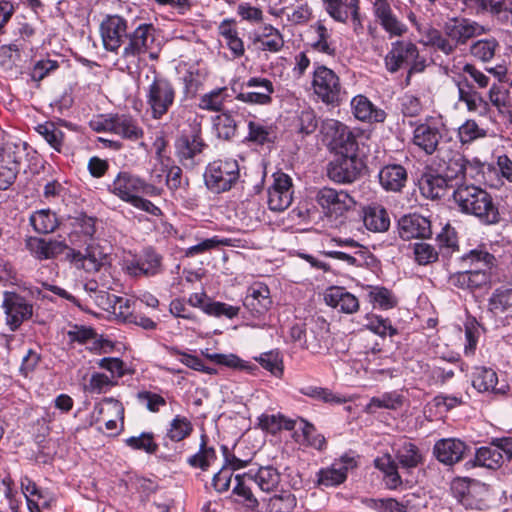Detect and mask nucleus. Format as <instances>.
<instances>
[{
	"label": "nucleus",
	"instance_id": "obj_4",
	"mask_svg": "<svg viewBox=\"0 0 512 512\" xmlns=\"http://www.w3.org/2000/svg\"><path fill=\"white\" fill-rule=\"evenodd\" d=\"M311 86L314 95L326 105L338 106L345 96L339 76L324 65L314 68Z\"/></svg>",
	"mask_w": 512,
	"mask_h": 512
},
{
	"label": "nucleus",
	"instance_id": "obj_11",
	"mask_svg": "<svg viewBox=\"0 0 512 512\" xmlns=\"http://www.w3.org/2000/svg\"><path fill=\"white\" fill-rule=\"evenodd\" d=\"M85 246L84 252L74 248L69 249L66 257L76 268L83 269L87 273H96L105 265L107 254L98 244L89 243Z\"/></svg>",
	"mask_w": 512,
	"mask_h": 512
},
{
	"label": "nucleus",
	"instance_id": "obj_26",
	"mask_svg": "<svg viewBox=\"0 0 512 512\" xmlns=\"http://www.w3.org/2000/svg\"><path fill=\"white\" fill-rule=\"evenodd\" d=\"M438 157L442 162L439 171L449 182L465 176L468 161L461 153L441 150Z\"/></svg>",
	"mask_w": 512,
	"mask_h": 512
},
{
	"label": "nucleus",
	"instance_id": "obj_29",
	"mask_svg": "<svg viewBox=\"0 0 512 512\" xmlns=\"http://www.w3.org/2000/svg\"><path fill=\"white\" fill-rule=\"evenodd\" d=\"M352 113L363 122H383L386 118L384 110L374 106V104L364 95H357L351 100Z\"/></svg>",
	"mask_w": 512,
	"mask_h": 512
},
{
	"label": "nucleus",
	"instance_id": "obj_51",
	"mask_svg": "<svg viewBox=\"0 0 512 512\" xmlns=\"http://www.w3.org/2000/svg\"><path fill=\"white\" fill-rule=\"evenodd\" d=\"M475 463L488 469H497L503 463V454L497 449L494 441L489 447H480L475 454Z\"/></svg>",
	"mask_w": 512,
	"mask_h": 512
},
{
	"label": "nucleus",
	"instance_id": "obj_55",
	"mask_svg": "<svg viewBox=\"0 0 512 512\" xmlns=\"http://www.w3.org/2000/svg\"><path fill=\"white\" fill-rule=\"evenodd\" d=\"M487 130L481 126L474 119H467L458 128L457 136L462 145L471 144L472 142L486 137Z\"/></svg>",
	"mask_w": 512,
	"mask_h": 512
},
{
	"label": "nucleus",
	"instance_id": "obj_9",
	"mask_svg": "<svg viewBox=\"0 0 512 512\" xmlns=\"http://www.w3.org/2000/svg\"><path fill=\"white\" fill-rule=\"evenodd\" d=\"M128 43L124 47L122 56L125 59H135L145 53L154 57L152 52L155 43V28L150 23H142L128 34Z\"/></svg>",
	"mask_w": 512,
	"mask_h": 512
},
{
	"label": "nucleus",
	"instance_id": "obj_47",
	"mask_svg": "<svg viewBox=\"0 0 512 512\" xmlns=\"http://www.w3.org/2000/svg\"><path fill=\"white\" fill-rule=\"evenodd\" d=\"M403 404V397L399 393L386 392L380 396L372 397L365 407V412L373 414L378 409L396 410Z\"/></svg>",
	"mask_w": 512,
	"mask_h": 512
},
{
	"label": "nucleus",
	"instance_id": "obj_32",
	"mask_svg": "<svg viewBox=\"0 0 512 512\" xmlns=\"http://www.w3.org/2000/svg\"><path fill=\"white\" fill-rule=\"evenodd\" d=\"M295 429V440L301 445L317 450H323L326 447L325 437L317 433L315 427L306 420L299 419Z\"/></svg>",
	"mask_w": 512,
	"mask_h": 512
},
{
	"label": "nucleus",
	"instance_id": "obj_48",
	"mask_svg": "<svg viewBox=\"0 0 512 512\" xmlns=\"http://www.w3.org/2000/svg\"><path fill=\"white\" fill-rule=\"evenodd\" d=\"M205 144L199 134L195 133L191 137H183L178 143V155L180 160L186 164V161H191L194 157L200 154Z\"/></svg>",
	"mask_w": 512,
	"mask_h": 512
},
{
	"label": "nucleus",
	"instance_id": "obj_37",
	"mask_svg": "<svg viewBox=\"0 0 512 512\" xmlns=\"http://www.w3.org/2000/svg\"><path fill=\"white\" fill-rule=\"evenodd\" d=\"M242 108L235 106L227 111H222L213 118V125L219 138L228 140L232 138L237 129V121L233 114L244 116Z\"/></svg>",
	"mask_w": 512,
	"mask_h": 512
},
{
	"label": "nucleus",
	"instance_id": "obj_16",
	"mask_svg": "<svg viewBox=\"0 0 512 512\" xmlns=\"http://www.w3.org/2000/svg\"><path fill=\"white\" fill-rule=\"evenodd\" d=\"M103 46L107 51L117 52L128 38L127 21L119 15H107L100 24Z\"/></svg>",
	"mask_w": 512,
	"mask_h": 512
},
{
	"label": "nucleus",
	"instance_id": "obj_40",
	"mask_svg": "<svg viewBox=\"0 0 512 512\" xmlns=\"http://www.w3.org/2000/svg\"><path fill=\"white\" fill-rule=\"evenodd\" d=\"M113 133L129 140H138L143 136L137 120L125 114L113 116Z\"/></svg>",
	"mask_w": 512,
	"mask_h": 512
},
{
	"label": "nucleus",
	"instance_id": "obj_63",
	"mask_svg": "<svg viewBox=\"0 0 512 512\" xmlns=\"http://www.w3.org/2000/svg\"><path fill=\"white\" fill-rule=\"evenodd\" d=\"M255 360L273 375H281L283 372L282 358L278 351L271 350L255 357Z\"/></svg>",
	"mask_w": 512,
	"mask_h": 512
},
{
	"label": "nucleus",
	"instance_id": "obj_2",
	"mask_svg": "<svg viewBox=\"0 0 512 512\" xmlns=\"http://www.w3.org/2000/svg\"><path fill=\"white\" fill-rule=\"evenodd\" d=\"M110 191L121 200L153 216L161 213L160 208L142 196H159L161 190L129 172H120L110 186Z\"/></svg>",
	"mask_w": 512,
	"mask_h": 512
},
{
	"label": "nucleus",
	"instance_id": "obj_46",
	"mask_svg": "<svg viewBox=\"0 0 512 512\" xmlns=\"http://www.w3.org/2000/svg\"><path fill=\"white\" fill-rule=\"evenodd\" d=\"M46 142L57 152H61L65 142V133L61 130L58 124L47 121L35 127Z\"/></svg>",
	"mask_w": 512,
	"mask_h": 512
},
{
	"label": "nucleus",
	"instance_id": "obj_52",
	"mask_svg": "<svg viewBox=\"0 0 512 512\" xmlns=\"http://www.w3.org/2000/svg\"><path fill=\"white\" fill-rule=\"evenodd\" d=\"M488 105L491 104L496 108L499 114L509 112L511 107L510 91L500 84L494 83L488 91Z\"/></svg>",
	"mask_w": 512,
	"mask_h": 512
},
{
	"label": "nucleus",
	"instance_id": "obj_6",
	"mask_svg": "<svg viewBox=\"0 0 512 512\" xmlns=\"http://www.w3.org/2000/svg\"><path fill=\"white\" fill-rule=\"evenodd\" d=\"M323 143L336 154L355 153L358 144L348 126L335 119H326L320 127Z\"/></svg>",
	"mask_w": 512,
	"mask_h": 512
},
{
	"label": "nucleus",
	"instance_id": "obj_44",
	"mask_svg": "<svg viewBox=\"0 0 512 512\" xmlns=\"http://www.w3.org/2000/svg\"><path fill=\"white\" fill-rule=\"evenodd\" d=\"M499 49V42L494 38H485L474 41L469 47L470 55L482 63L493 60Z\"/></svg>",
	"mask_w": 512,
	"mask_h": 512
},
{
	"label": "nucleus",
	"instance_id": "obj_34",
	"mask_svg": "<svg viewBox=\"0 0 512 512\" xmlns=\"http://www.w3.org/2000/svg\"><path fill=\"white\" fill-rule=\"evenodd\" d=\"M395 458L402 469L412 470L424 463V454L410 441L403 442L395 451Z\"/></svg>",
	"mask_w": 512,
	"mask_h": 512
},
{
	"label": "nucleus",
	"instance_id": "obj_21",
	"mask_svg": "<svg viewBox=\"0 0 512 512\" xmlns=\"http://www.w3.org/2000/svg\"><path fill=\"white\" fill-rule=\"evenodd\" d=\"M398 233L403 240L429 238L432 235L431 221L416 213L404 215L398 221Z\"/></svg>",
	"mask_w": 512,
	"mask_h": 512
},
{
	"label": "nucleus",
	"instance_id": "obj_30",
	"mask_svg": "<svg viewBox=\"0 0 512 512\" xmlns=\"http://www.w3.org/2000/svg\"><path fill=\"white\" fill-rule=\"evenodd\" d=\"M374 16L390 37H400L407 32V26L398 19L391 4H380L373 9Z\"/></svg>",
	"mask_w": 512,
	"mask_h": 512
},
{
	"label": "nucleus",
	"instance_id": "obj_27",
	"mask_svg": "<svg viewBox=\"0 0 512 512\" xmlns=\"http://www.w3.org/2000/svg\"><path fill=\"white\" fill-rule=\"evenodd\" d=\"M325 303L339 311L352 314L358 311V298L342 287H331L324 295Z\"/></svg>",
	"mask_w": 512,
	"mask_h": 512
},
{
	"label": "nucleus",
	"instance_id": "obj_39",
	"mask_svg": "<svg viewBox=\"0 0 512 512\" xmlns=\"http://www.w3.org/2000/svg\"><path fill=\"white\" fill-rule=\"evenodd\" d=\"M488 306L494 315L506 313L512 316V284L495 289L489 298Z\"/></svg>",
	"mask_w": 512,
	"mask_h": 512
},
{
	"label": "nucleus",
	"instance_id": "obj_41",
	"mask_svg": "<svg viewBox=\"0 0 512 512\" xmlns=\"http://www.w3.org/2000/svg\"><path fill=\"white\" fill-rule=\"evenodd\" d=\"M219 34L225 40L227 47L230 49L235 57H240L244 54L245 48L242 39L238 35L237 28L235 27L234 20L225 19L219 25Z\"/></svg>",
	"mask_w": 512,
	"mask_h": 512
},
{
	"label": "nucleus",
	"instance_id": "obj_14",
	"mask_svg": "<svg viewBox=\"0 0 512 512\" xmlns=\"http://www.w3.org/2000/svg\"><path fill=\"white\" fill-rule=\"evenodd\" d=\"M316 200L326 214L335 217L342 216L355 205L354 199L346 191L330 187L320 189Z\"/></svg>",
	"mask_w": 512,
	"mask_h": 512
},
{
	"label": "nucleus",
	"instance_id": "obj_50",
	"mask_svg": "<svg viewBox=\"0 0 512 512\" xmlns=\"http://www.w3.org/2000/svg\"><path fill=\"white\" fill-rule=\"evenodd\" d=\"M326 11L335 20L346 23L353 7H359V0H325Z\"/></svg>",
	"mask_w": 512,
	"mask_h": 512
},
{
	"label": "nucleus",
	"instance_id": "obj_60",
	"mask_svg": "<svg viewBox=\"0 0 512 512\" xmlns=\"http://www.w3.org/2000/svg\"><path fill=\"white\" fill-rule=\"evenodd\" d=\"M459 101L465 103L469 112H477L479 108H483L484 111L480 114L484 115L488 111V102L478 92L459 88Z\"/></svg>",
	"mask_w": 512,
	"mask_h": 512
},
{
	"label": "nucleus",
	"instance_id": "obj_15",
	"mask_svg": "<svg viewBox=\"0 0 512 512\" xmlns=\"http://www.w3.org/2000/svg\"><path fill=\"white\" fill-rule=\"evenodd\" d=\"M293 199L292 179L284 172L273 174V183L268 189V206L270 210L280 212L287 209Z\"/></svg>",
	"mask_w": 512,
	"mask_h": 512
},
{
	"label": "nucleus",
	"instance_id": "obj_64",
	"mask_svg": "<svg viewBox=\"0 0 512 512\" xmlns=\"http://www.w3.org/2000/svg\"><path fill=\"white\" fill-rule=\"evenodd\" d=\"M365 503L377 512H407V507L393 498L367 499Z\"/></svg>",
	"mask_w": 512,
	"mask_h": 512
},
{
	"label": "nucleus",
	"instance_id": "obj_25",
	"mask_svg": "<svg viewBox=\"0 0 512 512\" xmlns=\"http://www.w3.org/2000/svg\"><path fill=\"white\" fill-rule=\"evenodd\" d=\"M271 304L269 288L263 283H254L251 285L243 301L244 307L254 316L264 314L270 308Z\"/></svg>",
	"mask_w": 512,
	"mask_h": 512
},
{
	"label": "nucleus",
	"instance_id": "obj_58",
	"mask_svg": "<svg viewBox=\"0 0 512 512\" xmlns=\"http://www.w3.org/2000/svg\"><path fill=\"white\" fill-rule=\"evenodd\" d=\"M300 393L329 404H343L347 402L345 397L336 395L330 389L323 387L305 386L300 389Z\"/></svg>",
	"mask_w": 512,
	"mask_h": 512
},
{
	"label": "nucleus",
	"instance_id": "obj_33",
	"mask_svg": "<svg viewBox=\"0 0 512 512\" xmlns=\"http://www.w3.org/2000/svg\"><path fill=\"white\" fill-rule=\"evenodd\" d=\"M112 417L119 419L123 425L124 407L119 400L112 397H106L99 403L95 404L91 414L93 422L99 423L102 422V420H107Z\"/></svg>",
	"mask_w": 512,
	"mask_h": 512
},
{
	"label": "nucleus",
	"instance_id": "obj_17",
	"mask_svg": "<svg viewBox=\"0 0 512 512\" xmlns=\"http://www.w3.org/2000/svg\"><path fill=\"white\" fill-rule=\"evenodd\" d=\"M244 86L250 91H242L236 99L248 104L269 105L272 103V95L275 92L272 81L262 77H251Z\"/></svg>",
	"mask_w": 512,
	"mask_h": 512
},
{
	"label": "nucleus",
	"instance_id": "obj_18",
	"mask_svg": "<svg viewBox=\"0 0 512 512\" xmlns=\"http://www.w3.org/2000/svg\"><path fill=\"white\" fill-rule=\"evenodd\" d=\"M418 57V48L411 41H396L384 58L385 68L390 73H396L404 65H408Z\"/></svg>",
	"mask_w": 512,
	"mask_h": 512
},
{
	"label": "nucleus",
	"instance_id": "obj_38",
	"mask_svg": "<svg viewBox=\"0 0 512 512\" xmlns=\"http://www.w3.org/2000/svg\"><path fill=\"white\" fill-rule=\"evenodd\" d=\"M363 223L372 232H385L390 226V218L382 206L369 205L363 209Z\"/></svg>",
	"mask_w": 512,
	"mask_h": 512
},
{
	"label": "nucleus",
	"instance_id": "obj_24",
	"mask_svg": "<svg viewBox=\"0 0 512 512\" xmlns=\"http://www.w3.org/2000/svg\"><path fill=\"white\" fill-rule=\"evenodd\" d=\"M26 249L37 259L46 260L57 257L65 251L69 253V247L64 241L45 240L38 237H29L25 243Z\"/></svg>",
	"mask_w": 512,
	"mask_h": 512
},
{
	"label": "nucleus",
	"instance_id": "obj_36",
	"mask_svg": "<svg viewBox=\"0 0 512 512\" xmlns=\"http://www.w3.org/2000/svg\"><path fill=\"white\" fill-rule=\"evenodd\" d=\"M448 183L441 173H425L419 180V189L425 198L439 199L445 194Z\"/></svg>",
	"mask_w": 512,
	"mask_h": 512
},
{
	"label": "nucleus",
	"instance_id": "obj_49",
	"mask_svg": "<svg viewBox=\"0 0 512 512\" xmlns=\"http://www.w3.org/2000/svg\"><path fill=\"white\" fill-rule=\"evenodd\" d=\"M217 459L216 451L213 447H208L206 436H201L199 451L190 456L187 460L188 464L194 468H200L206 471Z\"/></svg>",
	"mask_w": 512,
	"mask_h": 512
},
{
	"label": "nucleus",
	"instance_id": "obj_43",
	"mask_svg": "<svg viewBox=\"0 0 512 512\" xmlns=\"http://www.w3.org/2000/svg\"><path fill=\"white\" fill-rule=\"evenodd\" d=\"M107 309L116 316V318L123 323L134 321L133 319V305L135 302L126 297L116 295H106Z\"/></svg>",
	"mask_w": 512,
	"mask_h": 512
},
{
	"label": "nucleus",
	"instance_id": "obj_28",
	"mask_svg": "<svg viewBox=\"0 0 512 512\" xmlns=\"http://www.w3.org/2000/svg\"><path fill=\"white\" fill-rule=\"evenodd\" d=\"M72 230L69 233V240L72 245L81 247L93 243V236L96 232V219L87 215L77 217L71 223Z\"/></svg>",
	"mask_w": 512,
	"mask_h": 512
},
{
	"label": "nucleus",
	"instance_id": "obj_22",
	"mask_svg": "<svg viewBox=\"0 0 512 512\" xmlns=\"http://www.w3.org/2000/svg\"><path fill=\"white\" fill-rule=\"evenodd\" d=\"M3 307L6 313V322L12 331L28 320L33 313V307L23 297L10 294L6 295L3 301Z\"/></svg>",
	"mask_w": 512,
	"mask_h": 512
},
{
	"label": "nucleus",
	"instance_id": "obj_20",
	"mask_svg": "<svg viewBox=\"0 0 512 512\" xmlns=\"http://www.w3.org/2000/svg\"><path fill=\"white\" fill-rule=\"evenodd\" d=\"M467 449L465 442L460 439L443 438L434 444L433 455L440 463L453 466L463 460Z\"/></svg>",
	"mask_w": 512,
	"mask_h": 512
},
{
	"label": "nucleus",
	"instance_id": "obj_59",
	"mask_svg": "<svg viewBox=\"0 0 512 512\" xmlns=\"http://www.w3.org/2000/svg\"><path fill=\"white\" fill-rule=\"evenodd\" d=\"M368 297L374 306L387 310L394 307L397 303L396 298L390 290L381 286L369 287Z\"/></svg>",
	"mask_w": 512,
	"mask_h": 512
},
{
	"label": "nucleus",
	"instance_id": "obj_35",
	"mask_svg": "<svg viewBox=\"0 0 512 512\" xmlns=\"http://www.w3.org/2000/svg\"><path fill=\"white\" fill-rule=\"evenodd\" d=\"M379 181L385 190L400 191L407 181V171L398 164L387 165L380 170Z\"/></svg>",
	"mask_w": 512,
	"mask_h": 512
},
{
	"label": "nucleus",
	"instance_id": "obj_13",
	"mask_svg": "<svg viewBox=\"0 0 512 512\" xmlns=\"http://www.w3.org/2000/svg\"><path fill=\"white\" fill-rule=\"evenodd\" d=\"M360 165L356 152L336 154L328 165V176L337 183H352L360 173Z\"/></svg>",
	"mask_w": 512,
	"mask_h": 512
},
{
	"label": "nucleus",
	"instance_id": "obj_53",
	"mask_svg": "<svg viewBox=\"0 0 512 512\" xmlns=\"http://www.w3.org/2000/svg\"><path fill=\"white\" fill-rule=\"evenodd\" d=\"M30 224L36 232L47 234L56 229L58 222L56 215L53 212L49 209H43L34 212L30 216Z\"/></svg>",
	"mask_w": 512,
	"mask_h": 512
},
{
	"label": "nucleus",
	"instance_id": "obj_8",
	"mask_svg": "<svg viewBox=\"0 0 512 512\" xmlns=\"http://www.w3.org/2000/svg\"><path fill=\"white\" fill-rule=\"evenodd\" d=\"M24 146L7 142L0 149V190H7L15 182L24 156Z\"/></svg>",
	"mask_w": 512,
	"mask_h": 512
},
{
	"label": "nucleus",
	"instance_id": "obj_1",
	"mask_svg": "<svg viewBox=\"0 0 512 512\" xmlns=\"http://www.w3.org/2000/svg\"><path fill=\"white\" fill-rule=\"evenodd\" d=\"M453 203L462 214L475 217L481 224L495 225L501 220L498 204L485 189L474 184H461L453 191Z\"/></svg>",
	"mask_w": 512,
	"mask_h": 512
},
{
	"label": "nucleus",
	"instance_id": "obj_23",
	"mask_svg": "<svg viewBox=\"0 0 512 512\" xmlns=\"http://www.w3.org/2000/svg\"><path fill=\"white\" fill-rule=\"evenodd\" d=\"M473 387L481 393H493L504 395L509 386L504 381H499L497 373L492 368L476 367L472 377Z\"/></svg>",
	"mask_w": 512,
	"mask_h": 512
},
{
	"label": "nucleus",
	"instance_id": "obj_10",
	"mask_svg": "<svg viewBox=\"0 0 512 512\" xmlns=\"http://www.w3.org/2000/svg\"><path fill=\"white\" fill-rule=\"evenodd\" d=\"M441 138L440 127L432 117L417 123L412 133L413 145L426 155L441 153L442 149L439 148Z\"/></svg>",
	"mask_w": 512,
	"mask_h": 512
},
{
	"label": "nucleus",
	"instance_id": "obj_19",
	"mask_svg": "<svg viewBox=\"0 0 512 512\" xmlns=\"http://www.w3.org/2000/svg\"><path fill=\"white\" fill-rule=\"evenodd\" d=\"M356 465L354 457L344 455L335 460L331 466L320 469L317 473V482L326 487L340 485L346 480L348 471L355 468Z\"/></svg>",
	"mask_w": 512,
	"mask_h": 512
},
{
	"label": "nucleus",
	"instance_id": "obj_57",
	"mask_svg": "<svg viewBox=\"0 0 512 512\" xmlns=\"http://www.w3.org/2000/svg\"><path fill=\"white\" fill-rule=\"evenodd\" d=\"M297 500L290 491H282L268 499L267 512H292L296 507Z\"/></svg>",
	"mask_w": 512,
	"mask_h": 512
},
{
	"label": "nucleus",
	"instance_id": "obj_45",
	"mask_svg": "<svg viewBox=\"0 0 512 512\" xmlns=\"http://www.w3.org/2000/svg\"><path fill=\"white\" fill-rule=\"evenodd\" d=\"M375 467L384 473L386 484L390 489H396L402 484L397 470V463L390 454H384L374 460Z\"/></svg>",
	"mask_w": 512,
	"mask_h": 512
},
{
	"label": "nucleus",
	"instance_id": "obj_3",
	"mask_svg": "<svg viewBox=\"0 0 512 512\" xmlns=\"http://www.w3.org/2000/svg\"><path fill=\"white\" fill-rule=\"evenodd\" d=\"M464 260L479 266L475 269L452 274L449 277L450 285L473 291L489 283L490 274L488 269L493 264V255L483 250H472Z\"/></svg>",
	"mask_w": 512,
	"mask_h": 512
},
{
	"label": "nucleus",
	"instance_id": "obj_56",
	"mask_svg": "<svg viewBox=\"0 0 512 512\" xmlns=\"http://www.w3.org/2000/svg\"><path fill=\"white\" fill-rule=\"evenodd\" d=\"M298 420L286 419L281 415H262L259 417V425L263 430L272 434L281 429L293 430L297 426Z\"/></svg>",
	"mask_w": 512,
	"mask_h": 512
},
{
	"label": "nucleus",
	"instance_id": "obj_54",
	"mask_svg": "<svg viewBox=\"0 0 512 512\" xmlns=\"http://www.w3.org/2000/svg\"><path fill=\"white\" fill-rule=\"evenodd\" d=\"M227 98V88H216L201 96L199 108L210 112H222L224 102Z\"/></svg>",
	"mask_w": 512,
	"mask_h": 512
},
{
	"label": "nucleus",
	"instance_id": "obj_12",
	"mask_svg": "<svg viewBox=\"0 0 512 512\" xmlns=\"http://www.w3.org/2000/svg\"><path fill=\"white\" fill-rule=\"evenodd\" d=\"M489 31L484 25L469 18H452L444 24L447 37L454 40L456 46L465 45L472 39L486 34Z\"/></svg>",
	"mask_w": 512,
	"mask_h": 512
},
{
	"label": "nucleus",
	"instance_id": "obj_5",
	"mask_svg": "<svg viewBox=\"0 0 512 512\" xmlns=\"http://www.w3.org/2000/svg\"><path fill=\"white\" fill-rule=\"evenodd\" d=\"M145 98L151 112V117L155 120H160L173 106L176 98V89L168 79L155 76L146 88Z\"/></svg>",
	"mask_w": 512,
	"mask_h": 512
},
{
	"label": "nucleus",
	"instance_id": "obj_61",
	"mask_svg": "<svg viewBox=\"0 0 512 512\" xmlns=\"http://www.w3.org/2000/svg\"><path fill=\"white\" fill-rule=\"evenodd\" d=\"M192 429V424L186 417L177 415L170 424L167 436L178 442L189 436Z\"/></svg>",
	"mask_w": 512,
	"mask_h": 512
},
{
	"label": "nucleus",
	"instance_id": "obj_42",
	"mask_svg": "<svg viewBox=\"0 0 512 512\" xmlns=\"http://www.w3.org/2000/svg\"><path fill=\"white\" fill-rule=\"evenodd\" d=\"M246 478L253 481L264 492H270L280 483V473L271 466L260 467L255 474L247 473Z\"/></svg>",
	"mask_w": 512,
	"mask_h": 512
},
{
	"label": "nucleus",
	"instance_id": "obj_31",
	"mask_svg": "<svg viewBox=\"0 0 512 512\" xmlns=\"http://www.w3.org/2000/svg\"><path fill=\"white\" fill-rule=\"evenodd\" d=\"M253 43L263 51L277 53L283 48L284 39L277 28L266 24L254 33Z\"/></svg>",
	"mask_w": 512,
	"mask_h": 512
},
{
	"label": "nucleus",
	"instance_id": "obj_62",
	"mask_svg": "<svg viewBox=\"0 0 512 512\" xmlns=\"http://www.w3.org/2000/svg\"><path fill=\"white\" fill-rule=\"evenodd\" d=\"M317 39L312 43V47L321 53L329 56L335 55L336 48L330 41V33L328 29L322 24L318 23L315 27Z\"/></svg>",
	"mask_w": 512,
	"mask_h": 512
},
{
	"label": "nucleus",
	"instance_id": "obj_7",
	"mask_svg": "<svg viewBox=\"0 0 512 512\" xmlns=\"http://www.w3.org/2000/svg\"><path fill=\"white\" fill-rule=\"evenodd\" d=\"M239 165L234 159L215 160L204 173L207 188L214 193L228 191L239 179Z\"/></svg>",
	"mask_w": 512,
	"mask_h": 512
}]
</instances>
